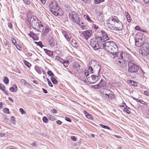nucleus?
Here are the masks:
<instances>
[{
	"mask_svg": "<svg viewBox=\"0 0 149 149\" xmlns=\"http://www.w3.org/2000/svg\"><path fill=\"white\" fill-rule=\"evenodd\" d=\"M31 146L33 147H35L36 146V143L34 142L31 144Z\"/></svg>",
	"mask_w": 149,
	"mask_h": 149,
	"instance_id": "774afa93",
	"label": "nucleus"
},
{
	"mask_svg": "<svg viewBox=\"0 0 149 149\" xmlns=\"http://www.w3.org/2000/svg\"><path fill=\"white\" fill-rule=\"evenodd\" d=\"M71 44L72 46L76 48H77L79 46V44L76 40H72L71 42Z\"/></svg>",
	"mask_w": 149,
	"mask_h": 149,
	"instance_id": "a211bd4d",
	"label": "nucleus"
},
{
	"mask_svg": "<svg viewBox=\"0 0 149 149\" xmlns=\"http://www.w3.org/2000/svg\"><path fill=\"white\" fill-rule=\"evenodd\" d=\"M93 27L95 29H97L99 28V27L96 26L95 24H93Z\"/></svg>",
	"mask_w": 149,
	"mask_h": 149,
	"instance_id": "3c124183",
	"label": "nucleus"
},
{
	"mask_svg": "<svg viewBox=\"0 0 149 149\" xmlns=\"http://www.w3.org/2000/svg\"><path fill=\"white\" fill-rule=\"evenodd\" d=\"M71 139L74 141H76V139L74 136H71Z\"/></svg>",
	"mask_w": 149,
	"mask_h": 149,
	"instance_id": "09e8293b",
	"label": "nucleus"
},
{
	"mask_svg": "<svg viewBox=\"0 0 149 149\" xmlns=\"http://www.w3.org/2000/svg\"><path fill=\"white\" fill-rule=\"evenodd\" d=\"M127 18L129 22H131V18L130 16H129L128 17L127 16Z\"/></svg>",
	"mask_w": 149,
	"mask_h": 149,
	"instance_id": "de8ad7c7",
	"label": "nucleus"
},
{
	"mask_svg": "<svg viewBox=\"0 0 149 149\" xmlns=\"http://www.w3.org/2000/svg\"><path fill=\"white\" fill-rule=\"evenodd\" d=\"M137 102H139L140 103H141L144 104L145 105H147V103L146 102H145L144 101H143L142 100H139L138 99L137 100Z\"/></svg>",
	"mask_w": 149,
	"mask_h": 149,
	"instance_id": "cd10ccee",
	"label": "nucleus"
},
{
	"mask_svg": "<svg viewBox=\"0 0 149 149\" xmlns=\"http://www.w3.org/2000/svg\"><path fill=\"white\" fill-rule=\"evenodd\" d=\"M23 62L26 66L29 68H30L31 67V64L28 62L26 60H24Z\"/></svg>",
	"mask_w": 149,
	"mask_h": 149,
	"instance_id": "c85d7f7f",
	"label": "nucleus"
},
{
	"mask_svg": "<svg viewBox=\"0 0 149 149\" xmlns=\"http://www.w3.org/2000/svg\"><path fill=\"white\" fill-rule=\"evenodd\" d=\"M17 87L16 84L13 85V87L10 88V90L11 92H15L17 91Z\"/></svg>",
	"mask_w": 149,
	"mask_h": 149,
	"instance_id": "5701e85b",
	"label": "nucleus"
},
{
	"mask_svg": "<svg viewBox=\"0 0 149 149\" xmlns=\"http://www.w3.org/2000/svg\"><path fill=\"white\" fill-rule=\"evenodd\" d=\"M48 118L50 120L53 121L55 119V117L50 115H48L47 116Z\"/></svg>",
	"mask_w": 149,
	"mask_h": 149,
	"instance_id": "bb28decb",
	"label": "nucleus"
},
{
	"mask_svg": "<svg viewBox=\"0 0 149 149\" xmlns=\"http://www.w3.org/2000/svg\"><path fill=\"white\" fill-rule=\"evenodd\" d=\"M65 120H66L67 121L69 122H71V119L69 118H68V117H65Z\"/></svg>",
	"mask_w": 149,
	"mask_h": 149,
	"instance_id": "603ef678",
	"label": "nucleus"
},
{
	"mask_svg": "<svg viewBox=\"0 0 149 149\" xmlns=\"http://www.w3.org/2000/svg\"><path fill=\"white\" fill-rule=\"evenodd\" d=\"M19 111L22 114H25V112L23 110V109L22 108H20L19 109Z\"/></svg>",
	"mask_w": 149,
	"mask_h": 149,
	"instance_id": "37998d69",
	"label": "nucleus"
},
{
	"mask_svg": "<svg viewBox=\"0 0 149 149\" xmlns=\"http://www.w3.org/2000/svg\"><path fill=\"white\" fill-rule=\"evenodd\" d=\"M3 112L4 113L8 114L9 113V109L7 108H5L3 109Z\"/></svg>",
	"mask_w": 149,
	"mask_h": 149,
	"instance_id": "4c0bfd02",
	"label": "nucleus"
},
{
	"mask_svg": "<svg viewBox=\"0 0 149 149\" xmlns=\"http://www.w3.org/2000/svg\"><path fill=\"white\" fill-rule=\"evenodd\" d=\"M101 33L102 34V36L97 37V38H101V40L103 42H105L106 41L109 39V38L108 36L107 33L104 31H101Z\"/></svg>",
	"mask_w": 149,
	"mask_h": 149,
	"instance_id": "f8f14e48",
	"label": "nucleus"
},
{
	"mask_svg": "<svg viewBox=\"0 0 149 149\" xmlns=\"http://www.w3.org/2000/svg\"><path fill=\"white\" fill-rule=\"evenodd\" d=\"M35 69L36 72L39 74H41L42 71L40 68L38 66L36 65L35 66Z\"/></svg>",
	"mask_w": 149,
	"mask_h": 149,
	"instance_id": "393cba45",
	"label": "nucleus"
},
{
	"mask_svg": "<svg viewBox=\"0 0 149 149\" xmlns=\"http://www.w3.org/2000/svg\"><path fill=\"white\" fill-rule=\"evenodd\" d=\"M73 66L75 68H79L80 67V64L77 62H74L73 64Z\"/></svg>",
	"mask_w": 149,
	"mask_h": 149,
	"instance_id": "2f4dec72",
	"label": "nucleus"
},
{
	"mask_svg": "<svg viewBox=\"0 0 149 149\" xmlns=\"http://www.w3.org/2000/svg\"><path fill=\"white\" fill-rule=\"evenodd\" d=\"M104 0H95V3L98 4L100 2H104Z\"/></svg>",
	"mask_w": 149,
	"mask_h": 149,
	"instance_id": "58836bf2",
	"label": "nucleus"
},
{
	"mask_svg": "<svg viewBox=\"0 0 149 149\" xmlns=\"http://www.w3.org/2000/svg\"><path fill=\"white\" fill-rule=\"evenodd\" d=\"M11 122L13 124H15V118L14 116H12L11 117Z\"/></svg>",
	"mask_w": 149,
	"mask_h": 149,
	"instance_id": "ea45409f",
	"label": "nucleus"
},
{
	"mask_svg": "<svg viewBox=\"0 0 149 149\" xmlns=\"http://www.w3.org/2000/svg\"><path fill=\"white\" fill-rule=\"evenodd\" d=\"M86 116L87 118L90 119L92 118L91 115L89 114H88Z\"/></svg>",
	"mask_w": 149,
	"mask_h": 149,
	"instance_id": "8fccbe9b",
	"label": "nucleus"
},
{
	"mask_svg": "<svg viewBox=\"0 0 149 149\" xmlns=\"http://www.w3.org/2000/svg\"><path fill=\"white\" fill-rule=\"evenodd\" d=\"M51 80L53 83L55 84H57V80L54 77H51Z\"/></svg>",
	"mask_w": 149,
	"mask_h": 149,
	"instance_id": "c756f323",
	"label": "nucleus"
},
{
	"mask_svg": "<svg viewBox=\"0 0 149 149\" xmlns=\"http://www.w3.org/2000/svg\"><path fill=\"white\" fill-rule=\"evenodd\" d=\"M50 11L55 16H61L63 14V11L59 7L58 3L53 1L49 4Z\"/></svg>",
	"mask_w": 149,
	"mask_h": 149,
	"instance_id": "20e7f679",
	"label": "nucleus"
},
{
	"mask_svg": "<svg viewBox=\"0 0 149 149\" xmlns=\"http://www.w3.org/2000/svg\"><path fill=\"white\" fill-rule=\"evenodd\" d=\"M56 123L57 124H59V125H61V124L62 122L60 121V120H58L56 121Z\"/></svg>",
	"mask_w": 149,
	"mask_h": 149,
	"instance_id": "052dcab7",
	"label": "nucleus"
},
{
	"mask_svg": "<svg viewBox=\"0 0 149 149\" xmlns=\"http://www.w3.org/2000/svg\"><path fill=\"white\" fill-rule=\"evenodd\" d=\"M44 50L46 54L49 56H50L52 55L53 52L52 51L49 50L47 49H44Z\"/></svg>",
	"mask_w": 149,
	"mask_h": 149,
	"instance_id": "b1692460",
	"label": "nucleus"
},
{
	"mask_svg": "<svg viewBox=\"0 0 149 149\" xmlns=\"http://www.w3.org/2000/svg\"><path fill=\"white\" fill-rule=\"evenodd\" d=\"M100 92L103 95H104V94L109 95L111 92L109 90L104 88L101 89Z\"/></svg>",
	"mask_w": 149,
	"mask_h": 149,
	"instance_id": "f3484780",
	"label": "nucleus"
},
{
	"mask_svg": "<svg viewBox=\"0 0 149 149\" xmlns=\"http://www.w3.org/2000/svg\"><path fill=\"white\" fill-rule=\"evenodd\" d=\"M40 0L42 4H45V3L47 0Z\"/></svg>",
	"mask_w": 149,
	"mask_h": 149,
	"instance_id": "bf43d9fd",
	"label": "nucleus"
},
{
	"mask_svg": "<svg viewBox=\"0 0 149 149\" xmlns=\"http://www.w3.org/2000/svg\"><path fill=\"white\" fill-rule=\"evenodd\" d=\"M35 43L37 44L40 47H42V46H44L42 45V44L41 42H35Z\"/></svg>",
	"mask_w": 149,
	"mask_h": 149,
	"instance_id": "c03bdc74",
	"label": "nucleus"
},
{
	"mask_svg": "<svg viewBox=\"0 0 149 149\" xmlns=\"http://www.w3.org/2000/svg\"><path fill=\"white\" fill-rule=\"evenodd\" d=\"M144 94L147 95H149V91H145L144 92Z\"/></svg>",
	"mask_w": 149,
	"mask_h": 149,
	"instance_id": "5fc2aeb1",
	"label": "nucleus"
},
{
	"mask_svg": "<svg viewBox=\"0 0 149 149\" xmlns=\"http://www.w3.org/2000/svg\"><path fill=\"white\" fill-rule=\"evenodd\" d=\"M88 67L85 70L86 73H96L99 75L101 67L99 62L94 60L91 61L89 63Z\"/></svg>",
	"mask_w": 149,
	"mask_h": 149,
	"instance_id": "f257e3e1",
	"label": "nucleus"
},
{
	"mask_svg": "<svg viewBox=\"0 0 149 149\" xmlns=\"http://www.w3.org/2000/svg\"><path fill=\"white\" fill-rule=\"evenodd\" d=\"M140 53H141V54L143 56H147L149 53L148 52V51L145 50L144 49L141 48L140 50L139 51Z\"/></svg>",
	"mask_w": 149,
	"mask_h": 149,
	"instance_id": "aec40b11",
	"label": "nucleus"
},
{
	"mask_svg": "<svg viewBox=\"0 0 149 149\" xmlns=\"http://www.w3.org/2000/svg\"><path fill=\"white\" fill-rule=\"evenodd\" d=\"M114 97V95L112 94H109V95L108 96V98L109 99H112Z\"/></svg>",
	"mask_w": 149,
	"mask_h": 149,
	"instance_id": "a19ab883",
	"label": "nucleus"
},
{
	"mask_svg": "<svg viewBox=\"0 0 149 149\" xmlns=\"http://www.w3.org/2000/svg\"><path fill=\"white\" fill-rule=\"evenodd\" d=\"M3 81L6 84H7L9 82V80L7 77H5L3 78Z\"/></svg>",
	"mask_w": 149,
	"mask_h": 149,
	"instance_id": "a878e982",
	"label": "nucleus"
},
{
	"mask_svg": "<svg viewBox=\"0 0 149 149\" xmlns=\"http://www.w3.org/2000/svg\"><path fill=\"white\" fill-rule=\"evenodd\" d=\"M92 32L91 30H86L84 31L82 34L84 38L88 40L91 36Z\"/></svg>",
	"mask_w": 149,
	"mask_h": 149,
	"instance_id": "ddd939ff",
	"label": "nucleus"
},
{
	"mask_svg": "<svg viewBox=\"0 0 149 149\" xmlns=\"http://www.w3.org/2000/svg\"><path fill=\"white\" fill-rule=\"evenodd\" d=\"M43 91V92L45 93H47V91L45 90V89L44 88H42V89Z\"/></svg>",
	"mask_w": 149,
	"mask_h": 149,
	"instance_id": "680f3d73",
	"label": "nucleus"
},
{
	"mask_svg": "<svg viewBox=\"0 0 149 149\" xmlns=\"http://www.w3.org/2000/svg\"><path fill=\"white\" fill-rule=\"evenodd\" d=\"M83 17L85 19H87L88 21H89L90 19H91L89 17L88 15L87 14L84 15Z\"/></svg>",
	"mask_w": 149,
	"mask_h": 149,
	"instance_id": "7c9ffc66",
	"label": "nucleus"
},
{
	"mask_svg": "<svg viewBox=\"0 0 149 149\" xmlns=\"http://www.w3.org/2000/svg\"><path fill=\"white\" fill-rule=\"evenodd\" d=\"M62 34L68 41H70L72 36L69 33L66 31H64L62 32Z\"/></svg>",
	"mask_w": 149,
	"mask_h": 149,
	"instance_id": "dca6fc26",
	"label": "nucleus"
},
{
	"mask_svg": "<svg viewBox=\"0 0 149 149\" xmlns=\"http://www.w3.org/2000/svg\"><path fill=\"white\" fill-rule=\"evenodd\" d=\"M52 112L54 113H57V111L55 109H53L52 111Z\"/></svg>",
	"mask_w": 149,
	"mask_h": 149,
	"instance_id": "e2e57ef3",
	"label": "nucleus"
},
{
	"mask_svg": "<svg viewBox=\"0 0 149 149\" xmlns=\"http://www.w3.org/2000/svg\"><path fill=\"white\" fill-rule=\"evenodd\" d=\"M69 16L72 21L76 24H80V20L78 14L74 11H72L69 13Z\"/></svg>",
	"mask_w": 149,
	"mask_h": 149,
	"instance_id": "6e6552de",
	"label": "nucleus"
},
{
	"mask_svg": "<svg viewBox=\"0 0 149 149\" xmlns=\"http://www.w3.org/2000/svg\"><path fill=\"white\" fill-rule=\"evenodd\" d=\"M100 125L102 127V128H103L104 129H107L108 130H110V128L108 126H106V125H102V124H100Z\"/></svg>",
	"mask_w": 149,
	"mask_h": 149,
	"instance_id": "f704fd0d",
	"label": "nucleus"
},
{
	"mask_svg": "<svg viewBox=\"0 0 149 149\" xmlns=\"http://www.w3.org/2000/svg\"><path fill=\"white\" fill-rule=\"evenodd\" d=\"M123 104H124L125 105V108L124 109V111L127 113L129 114H130L131 113V111L130 110V108L126 105L125 103H124Z\"/></svg>",
	"mask_w": 149,
	"mask_h": 149,
	"instance_id": "412c9836",
	"label": "nucleus"
},
{
	"mask_svg": "<svg viewBox=\"0 0 149 149\" xmlns=\"http://www.w3.org/2000/svg\"><path fill=\"white\" fill-rule=\"evenodd\" d=\"M104 81L101 80L100 82L97 84L92 86V88L95 89H99L104 86Z\"/></svg>",
	"mask_w": 149,
	"mask_h": 149,
	"instance_id": "2eb2a0df",
	"label": "nucleus"
},
{
	"mask_svg": "<svg viewBox=\"0 0 149 149\" xmlns=\"http://www.w3.org/2000/svg\"><path fill=\"white\" fill-rule=\"evenodd\" d=\"M83 1L86 2L87 3H88L90 2V0H81Z\"/></svg>",
	"mask_w": 149,
	"mask_h": 149,
	"instance_id": "0e129e2a",
	"label": "nucleus"
},
{
	"mask_svg": "<svg viewBox=\"0 0 149 149\" xmlns=\"http://www.w3.org/2000/svg\"><path fill=\"white\" fill-rule=\"evenodd\" d=\"M142 48L145 50H147V51H148V52L149 53V45L148 43H146L144 44Z\"/></svg>",
	"mask_w": 149,
	"mask_h": 149,
	"instance_id": "6ab92c4d",
	"label": "nucleus"
},
{
	"mask_svg": "<svg viewBox=\"0 0 149 149\" xmlns=\"http://www.w3.org/2000/svg\"><path fill=\"white\" fill-rule=\"evenodd\" d=\"M24 2L27 4H30V2L29 0H23Z\"/></svg>",
	"mask_w": 149,
	"mask_h": 149,
	"instance_id": "a18cd8bd",
	"label": "nucleus"
},
{
	"mask_svg": "<svg viewBox=\"0 0 149 149\" xmlns=\"http://www.w3.org/2000/svg\"><path fill=\"white\" fill-rule=\"evenodd\" d=\"M8 27L10 28H11L12 27V24L11 23H9L8 24Z\"/></svg>",
	"mask_w": 149,
	"mask_h": 149,
	"instance_id": "6e6d98bb",
	"label": "nucleus"
},
{
	"mask_svg": "<svg viewBox=\"0 0 149 149\" xmlns=\"http://www.w3.org/2000/svg\"><path fill=\"white\" fill-rule=\"evenodd\" d=\"M95 20L94 18H93V19H91L88 22H91V23H94L95 22Z\"/></svg>",
	"mask_w": 149,
	"mask_h": 149,
	"instance_id": "864d4df0",
	"label": "nucleus"
},
{
	"mask_svg": "<svg viewBox=\"0 0 149 149\" xmlns=\"http://www.w3.org/2000/svg\"><path fill=\"white\" fill-rule=\"evenodd\" d=\"M129 81L131 85H132L134 86H137V84L136 82L131 80H129Z\"/></svg>",
	"mask_w": 149,
	"mask_h": 149,
	"instance_id": "473e14b6",
	"label": "nucleus"
},
{
	"mask_svg": "<svg viewBox=\"0 0 149 149\" xmlns=\"http://www.w3.org/2000/svg\"><path fill=\"white\" fill-rule=\"evenodd\" d=\"M34 17L35 18H36V17L33 16L30 19V21H32V25L33 28L40 32H42L44 29V27L41 24H40L36 20Z\"/></svg>",
	"mask_w": 149,
	"mask_h": 149,
	"instance_id": "423d86ee",
	"label": "nucleus"
},
{
	"mask_svg": "<svg viewBox=\"0 0 149 149\" xmlns=\"http://www.w3.org/2000/svg\"><path fill=\"white\" fill-rule=\"evenodd\" d=\"M11 41L13 44L15 45H16V43L17 42L16 40L14 38L11 39Z\"/></svg>",
	"mask_w": 149,
	"mask_h": 149,
	"instance_id": "79ce46f5",
	"label": "nucleus"
},
{
	"mask_svg": "<svg viewBox=\"0 0 149 149\" xmlns=\"http://www.w3.org/2000/svg\"><path fill=\"white\" fill-rule=\"evenodd\" d=\"M43 121L45 123H47L48 122V120L47 118L45 116H44L42 119Z\"/></svg>",
	"mask_w": 149,
	"mask_h": 149,
	"instance_id": "c9c22d12",
	"label": "nucleus"
},
{
	"mask_svg": "<svg viewBox=\"0 0 149 149\" xmlns=\"http://www.w3.org/2000/svg\"><path fill=\"white\" fill-rule=\"evenodd\" d=\"M64 65L65 66L67 67L68 66L69 64H68V62L67 61V62H66L65 61L63 63Z\"/></svg>",
	"mask_w": 149,
	"mask_h": 149,
	"instance_id": "49530a36",
	"label": "nucleus"
},
{
	"mask_svg": "<svg viewBox=\"0 0 149 149\" xmlns=\"http://www.w3.org/2000/svg\"><path fill=\"white\" fill-rule=\"evenodd\" d=\"M128 71L129 72H136L139 69V67L137 65L132 62L128 63Z\"/></svg>",
	"mask_w": 149,
	"mask_h": 149,
	"instance_id": "9d476101",
	"label": "nucleus"
},
{
	"mask_svg": "<svg viewBox=\"0 0 149 149\" xmlns=\"http://www.w3.org/2000/svg\"><path fill=\"white\" fill-rule=\"evenodd\" d=\"M112 27V29L120 31L122 30L123 28L122 23L119 20Z\"/></svg>",
	"mask_w": 149,
	"mask_h": 149,
	"instance_id": "9b49d317",
	"label": "nucleus"
},
{
	"mask_svg": "<svg viewBox=\"0 0 149 149\" xmlns=\"http://www.w3.org/2000/svg\"><path fill=\"white\" fill-rule=\"evenodd\" d=\"M118 20V17L116 16H112L110 17L107 20L108 27L112 29V27H113Z\"/></svg>",
	"mask_w": 149,
	"mask_h": 149,
	"instance_id": "1a4fd4ad",
	"label": "nucleus"
},
{
	"mask_svg": "<svg viewBox=\"0 0 149 149\" xmlns=\"http://www.w3.org/2000/svg\"><path fill=\"white\" fill-rule=\"evenodd\" d=\"M109 95H106L104 94V97H105L106 98H108V96Z\"/></svg>",
	"mask_w": 149,
	"mask_h": 149,
	"instance_id": "69168bd1",
	"label": "nucleus"
},
{
	"mask_svg": "<svg viewBox=\"0 0 149 149\" xmlns=\"http://www.w3.org/2000/svg\"><path fill=\"white\" fill-rule=\"evenodd\" d=\"M101 38H97L96 37L95 39L91 40V45L94 50H97L102 47L104 42L101 41Z\"/></svg>",
	"mask_w": 149,
	"mask_h": 149,
	"instance_id": "39448f33",
	"label": "nucleus"
},
{
	"mask_svg": "<svg viewBox=\"0 0 149 149\" xmlns=\"http://www.w3.org/2000/svg\"><path fill=\"white\" fill-rule=\"evenodd\" d=\"M103 47L105 50L112 54V56H111L112 57H115L117 47L115 42L111 41L106 42L103 43Z\"/></svg>",
	"mask_w": 149,
	"mask_h": 149,
	"instance_id": "f03ea898",
	"label": "nucleus"
},
{
	"mask_svg": "<svg viewBox=\"0 0 149 149\" xmlns=\"http://www.w3.org/2000/svg\"><path fill=\"white\" fill-rule=\"evenodd\" d=\"M0 89L3 91L5 89V87L2 84L0 83Z\"/></svg>",
	"mask_w": 149,
	"mask_h": 149,
	"instance_id": "e433bc0d",
	"label": "nucleus"
},
{
	"mask_svg": "<svg viewBox=\"0 0 149 149\" xmlns=\"http://www.w3.org/2000/svg\"><path fill=\"white\" fill-rule=\"evenodd\" d=\"M121 58H119L118 64L122 67H126L127 65V63L131 62L133 59L130 54L124 52H122L120 55Z\"/></svg>",
	"mask_w": 149,
	"mask_h": 149,
	"instance_id": "7ed1b4c3",
	"label": "nucleus"
},
{
	"mask_svg": "<svg viewBox=\"0 0 149 149\" xmlns=\"http://www.w3.org/2000/svg\"><path fill=\"white\" fill-rule=\"evenodd\" d=\"M48 74L51 77H53L54 76V75L51 71H49L47 72Z\"/></svg>",
	"mask_w": 149,
	"mask_h": 149,
	"instance_id": "72a5a7b5",
	"label": "nucleus"
},
{
	"mask_svg": "<svg viewBox=\"0 0 149 149\" xmlns=\"http://www.w3.org/2000/svg\"><path fill=\"white\" fill-rule=\"evenodd\" d=\"M48 84L49 85V86H51V87H52L53 86V85H52V83L51 82V81H50L48 83Z\"/></svg>",
	"mask_w": 149,
	"mask_h": 149,
	"instance_id": "338daca9",
	"label": "nucleus"
},
{
	"mask_svg": "<svg viewBox=\"0 0 149 149\" xmlns=\"http://www.w3.org/2000/svg\"><path fill=\"white\" fill-rule=\"evenodd\" d=\"M15 45L16 46V47L17 49L20 50V49L21 48V47L19 45L16 44Z\"/></svg>",
	"mask_w": 149,
	"mask_h": 149,
	"instance_id": "4d7b16f0",
	"label": "nucleus"
},
{
	"mask_svg": "<svg viewBox=\"0 0 149 149\" xmlns=\"http://www.w3.org/2000/svg\"><path fill=\"white\" fill-rule=\"evenodd\" d=\"M135 39V44L138 47H140L143 45L145 43H144V40L141 38Z\"/></svg>",
	"mask_w": 149,
	"mask_h": 149,
	"instance_id": "4468645a",
	"label": "nucleus"
},
{
	"mask_svg": "<svg viewBox=\"0 0 149 149\" xmlns=\"http://www.w3.org/2000/svg\"><path fill=\"white\" fill-rule=\"evenodd\" d=\"M135 29L137 30H139L140 29V27L139 26H137L135 27Z\"/></svg>",
	"mask_w": 149,
	"mask_h": 149,
	"instance_id": "13d9d810",
	"label": "nucleus"
},
{
	"mask_svg": "<svg viewBox=\"0 0 149 149\" xmlns=\"http://www.w3.org/2000/svg\"><path fill=\"white\" fill-rule=\"evenodd\" d=\"M29 35V36L34 40H36V38L37 37L36 34L32 32H30Z\"/></svg>",
	"mask_w": 149,
	"mask_h": 149,
	"instance_id": "4be33fe9",
	"label": "nucleus"
},
{
	"mask_svg": "<svg viewBox=\"0 0 149 149\" xmlns=\"http://www.w3.org/2000/svg\"><path fill=\"white\" fill-rule=\"evenodd\" d=\"M90 73H86L85 71V74L89 83L93 84L99 81L100 79L99 75H92Z\"/></svg>",
	"mask_w": 149,
	"mask_h": 149,
	"instance_id": "0eeeda50",
	"label": "nucleus"
}]
</instances>
